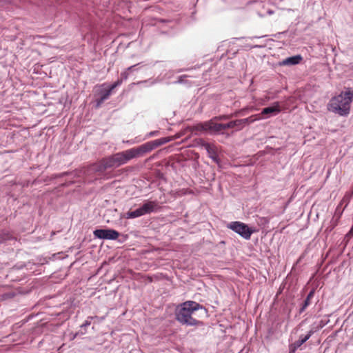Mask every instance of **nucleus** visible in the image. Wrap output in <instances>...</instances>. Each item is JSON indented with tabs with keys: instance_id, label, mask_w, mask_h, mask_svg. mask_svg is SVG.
<instances>
[{
	"instance_id": "4468645a",
	"label": "nucleus",
	"mask_w": 353,
	"mask_h": 353,
	"mask_svg": "<svg viewBox=\"0 0 353 353\" xmlns=\"http://www.w3.org/2000/svg\"><path fill=\"white\" fill-rule=\"evenodd\" d=\"M312 336V332H309V333L305 336L304 337H301L298 341H295L293 344L291 345L290 348L294 352L301 345H302L305 342H306Z\"/></svg>"
},
{
	"instance_id": "f257e3e1",
	"label": "nucleus",
	"mask_w": 353,
	"mask_h": 353,
	"mask_svg": "<svg viewBox=\"0 0 353 353\" xmlns=\"http://www.w3.org/2000/svg\"><path fill=\"white\" fill-rule=\"evenodd\" d=\"M203 307L193 301H187L176 307L174 314L176 320L181 325L187 326H202L203 323L194 317V314Z\"/></svg>"
},
{
	"instance_id": "39448f33",
	"label": "nucleus",
	"mask_w": 353,
	"mask_h": 353,
	"mask_svg": "<svg viewBox=\"0 0 353 353\" xmlns=\"http://www.w3.org/2000/svg\"><path fill=\"white\" fill-rule=\"evenodd\" d=\"M171 141L170 137H163L159 139L154 140L152 141L147 142L139 147V151L141 156L152 151L154 148L168 143Z\"/></svg>"
},
{
	"instance_id": "6ab92c4d",
	"label": "nucleus",
	"mask_w": 353,
	"mask_h": 353,
	"mask_svg": "<svg viewBox=\"0 0 353 353\" xmlns=\"http://www.w3.org/2000/svg\"><path fill=\"white\" fill-rule=\"evenodd\" d=\"M141 141H142V139H138L137 138H136L134 139L127 141L126 143L128 144H134V143H139Z\"/></svg>"
},
{
	"instance_id": "6e6552de",
	"label": "nucleus",
	"mask_w": 353,
	"mask_h": 353,
	"mask_svg": "<svg viewBox=\"0 0 353 353\" xmlns=\"http://www.w3.org/2000/svg\"><path fill=\"white\" fill-rule=\"evenodd\" d=\"M281 111V105L279 102H275L272 106L267 107L263 109L261 112V115H266V117H262L260 119H266L271 116L277 115Z\"/></svg>"
},
{
	"instance_id": "9b49d317",
	"label": "nucleus",
	"mask_w": 353,
	"mask_h": 353,
	"mask_svg": "<svg viewBox=\"0 0 353 353\" xmlns=\"http://www.w3.org/2000/svg\"><path fill=\"white\" fill-rule=\"evenodd\" d=\"M157 206H158V205H157V202L148 201V202L145 203L141 207V208L142 210L143 214L145 215V214H147L154 212L157 209Z\"/></svg>"
},
{
	"instance_id": "aec40b11",
	"label": "nucleus",
	"mask_w": 353,
	"mask_h": 353,
	"mask_svg": "<svg viewBox=\"0 0 353 353\" xmlns=\"http://www.w3.org/2000/svg\"><path fill=\"white\" fill-rule=\"evenodd\" d=\"M90 325V321L88 319L85 321L83 324H82L81 327H85L87 326H89Z\"/></svg>"
},
{
	"instance_id": "393cba45",
	"label": "nucleus",
	"mask_w": 353,
	"mask_h": 353,
	"mask_svg": "<svg viewBox=\"0 0 353 353\" xmlns=\"http://www.w3.org/2000/svg\"><path fill=\"white\" fill-rule=\"evenodd\" d=\"M259 16H261V17H264V16H265V14H263V13H260V12L259 13Z\"/></svg>"
},
{
	"instance_id": "4be33fe9",
	"label": "nucleus",
	"mask_w": 353,
	"mask_h": 353,
	"mask_svg": "<svg viewBox=\"0 0 353 353\" xmlns=\"http://www.w3.org/2000/svg\"><path fill=\"white\" fill-rule=\"evenodd\" d=\"M228 117L227 116H223V117H216L215 119H219V120H221L222 119H227Z\"/></svg>"
},
{
	"instance_id": "ddd939ff",
	"label": "nucleus",
	"mask_w": 353,
	"mask_h": 353,
	"mask_svg": "<svg viewBox=\"0 0 353 353\" xmlns=\"http://www.w3.org/2000/svg\"><path fill=\"white\" fill-rule=\"evenodd\" d=\"M204 147L205 150H207L209 157L212 159L214 161L217 162V148L215 145L210 144V143H205L204 145Z\"/></svg>"
},
{
	"instance_id": "20e7f679",
	"label": "nucleus",
	"mask_w": 353,
	"mask_h": 353,
	"mask_svg": "<svg viewBox=\"0 0 353 353\" xmlns=\"http://www.w3.org/2000/svg\"><path fill=\"white\" fill-rule=\"evenodd\" d=\"M228 228L246 240L250 239L251 235L254 232L253 229L249 228L245 223L240 221H232L228 225Z\"/></svg>"
},
{
	"instance_id": "f03ea898",
	"label": "nucleus",
	"mask_w": 353,
	"mask_h": 353,
	"mask_svg": "<svg viewBox=\"0 0 353 353\" xmlns=\"http://www.w3.org/2000/svg\"><path fill=\"white\" fill-rule=\"evenodd\" d=\"M142 157L139 147L131 148L123 152L103 158L99 163L97 171H103L108 168H117L126 163L130 160Z\"/></svg>"
},
{
	"instance_id": "a878e982",
	"label": "nucleus",
	"mask_w": 353,
	"mask_h": 353,
	"mask_svg": "<svg viewBox=\"0 0 353 353\" xmlns=\"http://www.w3.org/2000/svg\"><path fill=\"white\" fill-rule=\"evenodd\" d=\"M105 84H102V85H100V87H101V88H103V87H105Z\"/></svg>"
},
{
	"instance_id": "dca6fc26",
	"label": "nucleus",
	"mask_w": 353,
	"mask_h": 353,
	"mask_svg": "<svg viewBox=\"0 0 353 353\" xmlns=\"http://www.w3.org/2000/svg\"><path fill=\"white\" fill-rule=\"evenodd\" d=\"M313 295H314V290L311 291L308 294V295L304 302L303 307L301 308V311H303L305 309V307L310 304V299L313 296Z\"/></svg>"
},
{
	"instance_id": "412c9836",
	"label": "nucleus",
	"mask_w": 353,
	"mask_h": 353,
	"mask_svg": "<svg viewBox=\"0 0 353 353\" xmlns=\"http://www.w3.org/2000/svg\"><path fill=\"white\" fill-rule=\"evenodd\" d=\"M121 77H122V78H121V79H122V80H123V79H127V77H128L126 72H123V73L121 74Z\"/></svg>"
},
{
	"instance_id": "2eb2a0df",
	"label": "nucleus",
	"mask_w": 353,
	"mask_h": 353,
	"mask_svg": "<svg viewBox=\"0 0 353 353\" xmlns=\"http://www.w3.org/2000/svg\"><path fill=\"white\" fill-rule=\"evenodd\" d=\"M143 215H144V214H143L142 210L140 207L139 208H138L134 211L128 212L126 214V218L127 219H134V218L141 216Z\"/></svg>"
},
{
	"instance_id": "9d476101",
	"label": "nucleus",
	"mask_w": 353,
	"mask_h": 353,
	"mask_svg": "<svg viewBox=\"0 0 353 353\" xmlns=\"http://www.w3.org/2000/svg\"><path fill=\"white\" fill-rule=\"evenodd\" d=\"M302 60L301 55H296L290 57H288L283 59L281 63V65H294L299 63Z\"/></svg>"
},
{
	"instance_id": "a211bd4d",
	"label": "nucleus",
	"mask_w": 353,
	"mask_h": 353,
	"mask_svg": "<svg viewBox=\"0 0 353 353\" xmlns=\"http://www.w3.org/2000/svg\"><path fill=\"white\" fill-rule=\"evenodd\" d=\"M159 134V132L158 131H152V132H150V133H148L146 136L145 138L143 139L142 141L145 140V139L147 138H149V137H153V136H156Z\"/></svg>"
},
{
	"instance_id": "b1692460",
	"label": "nucleus",
	"mask_w": 353,
	"mask_h": 353,
	"mask_svg": "<svg viewBox=\"0 0 353 353\" xmlns=\"http://www.w3.org/2000/svg\"><path fill=\"white\" fill-rule=\"evenodd\" d=\"M178 83H182L183 80L181 79V77L179 78V79L177 81Z\"/></svg>"
},
{
	"instance_id": "1a4fd4ad",
	"label": "nucleus",
	"mask_w": 353,
	"mask_h": 353,
	"mask_svg": "<svg viewBox=\"0 0 353 353\" xmlns=\"http://www.w3.org/2000/svg\"><path fill=\"white\" fill-rule=\"evenodd\" d=\"M202 128L204 130H210L212 132H218L225 130L224 124L217 123L214 120H210L208 122L204 123L202 125Z\"/></svg>"
},
{
	"instance_id": "f3484780",
	"label": "nucleus",
	"mask_w": 353,
	"mask_h": 353,
	"mask_svg": "<svg viewBox=\"0 0 353 353\" xmlns=\"http://www.w3.org/2000/svg\"><path fill=\"white\" fill-rule=\"evenodd\" d=\"M123 83V80L122 79H118L116 82H114L112 85H111L108 88V90H110V92H112V91L115 88H117V86L121 85V83Z\"/></svg>"
},
{
	"instance_id": "5701e85b",
	"label": "nucleus",
	"mask_w": 353,
	"mask_h": 353,
	"mask_svg": "<svg viewBox=\"0 0 353 353\" xmlns=\"http://www.w3.org/2000/svg\"><path fill=\"white\" fill-rule=\"evenodd\" d=\"M267 13L270 15V14H272L274 13V11L272 10L268 9L267 10Z\"/></svg>"
},
{
	"instance_id": "f8f14e48",
	"label": "nucleus",
	"mask_w": 353,
	"mask_h": 353,
	"mask_svg": "<svg viewBox=\"0 0 353 353\" xmlns=\"http://www.w3.org/2000/svg\"><path fill=\"white\" fill-rule=\"evenodd\" d=\"M111 93L110 90H108V88L101 89L100 92L101 97L96 100V107H100L103 101L109 98Z\"/></svg>"
},
{
	"instance_id": "423d86ee",
	"label": "nucleus",
	"mask_w": 353,
	"mask_h": 353,
	"mask_svg": "<svg viewBox=\"0 0 353 353\" xmlns=\"http://www.w3.org/2000/svg\"><path fill=\"white\" fill-rule=\"evenodd\" d=\"M94 236L101 239L115 240L119 236V233L112 229H99L93 232Z\"/></svg>"
},
{
	"instance_id": "0eeeda50",
	"label": "nucleus",
	"mask_w": 353,
	"mask_h": 353,
	"mask_svg": "<svg viewBox=\"0 0 353 353\" xmlns=\"http://www.w3.org/2000/svg\"><path fill=\"white\" fill-rule=\"evenodd\" d=\"M256 116H251L246 119H237L235 121H232L226 124H224V128H236V130L242 129L246 124L252 123L254 121L259 119V118H256Z\"/></svg>"
},
{
	"instance_id": "7ed1b4c3",
	"label": "nucleus",
	"mask_w": 353,
	"mask_h": 353,
	"mask_svg": "<svg viewBox=\"0 0 353 353\" xmlns=\"http://www.w3.org/2000/svg\"><path fill=\"white\" fill-rule=\"evenodd\" d=\"M352 101L353 91L347 89L332 97L327 105V109L340 116H347L350 114Z\"/></svg>"
}]
</instances>
